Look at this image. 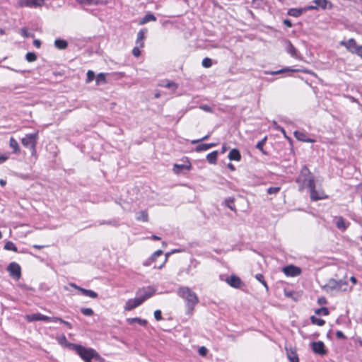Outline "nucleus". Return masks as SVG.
Here are the masks:
<instances>
[{"mask_svg":"<svg viewBox=\"0 0 362 362\" xmlns=\"http://www.w3.org/2000/svg\"><path fill=\"white\" fill-rule=\"evenodd\" d=\"M296 182L298 184L299 191H303L305 188H309L310 199L313 201H317L325 198L322 192H320L315 189V177L307 165H304L302 167Z\"/></svg>","mask_w":362,"mask_h":362,"instance_id":"1","label":"nucleus"},{"mask_svg":"<svg viewBox=\"0 0 362 362\" xmlns=\"http://www.w3.org/2000/svg\"><path fill=\"white\" fill-rule=\"evenodd\" d=\"M177 295L185 301L186 314L192 315L195 305L199 303V298L197 294L189 287L182 286L177 289Z\"/></svg>","mask_w":362,"mask_h":362,"instance_id":"2","label":"nucleus"},{"mask_svg":"<svg viewBox=\"0 0 362 362\" xmlns=\"http://www.w3.org/2000/svg\"><path fill=\"white\" fill-rule=\"evenodd\" d=\"M67 347L75 351L85 362H92V359L98 361L103 360L98 353L91 348H86L81 345L74 343L67 344Z\"/></svg>","mask_w":362,"mask_h":362,"instance_id":"3","label":"nucleus"},{"mask_svg":"<svg viewBox=\"0 0 362 362\" xmlns=\"http://www.w3.org/2000/svg\"><path fill=\"white\" fill-rule=\"evenodd\" d=\"M39 139L38 132L27 134L21 139L23 146L30 151L31 156L37 158V144Z\"/></svg>","mask_w":362,"mask_h":362,"instance_id":"4","label":"nucleus"},{"mask_svg":"<svg viewBox=\"0 0 362 362\" xmlns=\"http://www.w3.org/2000/svg\"><path fill=\"white\" fill-rule=\"evenodd\" d=\"M347 287L348 284L346 281L342 279L336 280L334 279H330L322 288L325 291L330 292L333 291H346L347 290Z\"/></svg>","mask_w":362,"mask_h":362,"instance_id":"5","label":"nucleus"},{"mask_svg":"<svg viewBox=\"0 0 362 362\" xmlns=\"http://www.w3.org/2000/svg\"><path fill=\"white\" fill-rule=\"evenodd\" d=\"M340 45L345 47L349 52L362 58V45H358L354 38H350L346 41H341Z\"/></svg>","mask_w":362,"mask_h":362,"instance_id":"6","label":"nucleus"},{"mask_svg":"<svg viewBox=\"0 0 362 362\" xmlns=\"http://www.w3.org/2000/svg\"><path fill=\"white\" fill-rule=\"evenodd\" d=\"M156 290L154 288L148 286L144 287L137 292L138 298L142 300V303L155 293Z\"/></svg>","mask_w":362,"mask_h":362,"instance_id":"7","label":"nucleus"},{"mask_svg":"<svg viewBox=\"0 0 362 362\" xmlns=\"http://www.w3.org/2000/svg\"><path fill=\"white\" fill-rule=\"evenodd\" d=\"M7 271L9 272L10 276L16 279H19L21 276V267L15 262H11L8 264Z\"/></svg>","mask_w":362,"mask_h":362,"instance_id":"8","label":"nucleus"},{"mask_svg":"<svg viewBox=\"0 0 362 362\" xmlns=\"http://www.w3.org/2000/svg\"><path fill=\"white\" fill-rule=\"evenodd\" d=\"M45 0H18V4L21 7H41Z\"/></svg>","mask_w":362,"mask_h":362,"instance_id":"9","label":"nucleus"},{"mask_svg":"<svg viewBox=\"0 0 362 362\" xmlns=\"http://www.w3.org/2000/svg\"><path fill=\"white\" fill-rule=\"evenodd\" d=\"M283 272L287 276H297L301 274V269L294 265H288L282 269Z\"/></svg>","mask_w":362,"mask_h":362,"instance_id":"10","label":"nucleus"},{"mask_svg":"<svg viewBox=\"0 0 362 362\" xmlns=\"http://www.w3.org/2000/svg\"><path fill=\"white\" fill-rule=\"evenodd\" d=\"M311 348L314 353L321 356L325 355L327 352L324 343L321 341L312 342Z\"/></svg>","mask_w":362,"mask_h":362,"instance_id":"11","label":"nucleus"},{"mask_svg":"<svg viewBox=\"0 0 362 362\" xmlns=\"http://www.w3.org/2000/svg\"><path fill=\"white\" fill-rule=\"evenodd\" d=\"M313 2L315 4V5L307 6L308 10H317L319 8L325 9L328 4H329V8H332V3L327 0H313Z\"/></svg>","mask_w":362,"mask_h":362,"instance_id":"12","label":"nucleus"},{"mask_svg":"<svg viewBox=\"0 0 362 362\" xmlns=\"http://www.w3.org/2000/svg\"><path fill=\"white\" fill-rule=\"evenodd\" d=\"M69 286L78 290L83 296H88L92 298H96L98 297V293L94 291L81 288L74 283H70Z\"/></svg>","mask_w":362,"mask_h":362,"instance_id":"13","label":"nucleus"},{"mask_svg":"<svg viewBox=\"0 0 362 362\" xmlns=\"http://www.w3.org/2000/svg\"><path fill=\"white\" fill-rule=\"evenodd\" d=\"M226 282L235 288H239L243 284L241 279L236 275L228 276L226 279Z\"/></svg>","mask_w":362,"mask_h":362,"instance_id":"14","label":"nucleus"},{"mask_svg":"<svg viewBox=\"0 0 362 362\" xmlns=\"http://www.w3.org/2000/svg\"><path fill=\"white\" fill-rule=\"evenodd\" d=\"M25 318L28 322H33V321L48 322L49 320V317L39 313L27 315L25 316Z\"/></svg>","mask_w":362,"mask_h":362,"instance_id":"15","label":"nucleus"},{"mask_svg":"<svg viewBox=\"0 0 362 362\" xmlns=\"http://www.w3.org/2000/svg\"><path fill=\"white\" fill-rule=\"evenodd\" d=\"M141 304H142V300H140L138 297L133 299H129L125 303L124 310L128 311L132 310Z\"/></svg>","mask_w":362,"mask_h":362,"instance_id":"16","label":"nucleus"},{"mask_svg":"<svg viewBox=\"0 0 362 362\" xmlns=\"http://www.w3.org/2000/svg\"><path fill=\"white\" fill-rule=\"evenodd\" d=\"M294 136L297 140L307 143H315V139L309 138L305 132L295 131Z\"/></svg>","mask_w":362,"mask_h":362,"instance_id":"17","label":"nucleus"},{"mask_svg":"<svg viewBox=\"0 0 362 362\" xmlns=\"http://www.w3.org/2000/svg\"><path fill=\"white\" fill-rule=\"evenodd\" d=\"M192 168L191 163L188 161L187 164H175L173 166V172L177 174H181L185 170H189Z\"/></svg>","mask_w":362,"mask_h":362,"instance_id":"18","label":"nucleus"},{"mask_svg":"<svg viewBox=\"0 0 362 362\" xmlns=\"http://www.w3.org/2000/svg\"><path fill=\"white\" fill-rule=\"evenodd\" d=\"M286 44V50L288 53H289L291 54V57H294V58H298V50L296 49V48L292 45L291 42L288 40H286L285 41Z\"/></svg>","mask_w":362,"mask_h":362,"instance_id":"19","label":"nucleus"},{"mask_svg":"<svg viewBox=\"0 0 362 362\" xmlns=\"http://www.w3.org/2000/svg\"><path fill=\"white\" fill-rule=\"evenodd\" d=\"M306 11H308V7L300 8H289L288 10L287 13H288V15H289L291 16L297 18V17L300 16Z\"/></svg>","mask_w":362,"mask_h":362,"instance_id":"20","label":"nucleus"},{"mask_svg":"<svg viewBox=\"0 0 362 362\" xmlns=\"http://www.w3.org/2000/svg\"><path fill=\"white\" fill-rule=\"evenodd\" d=\"M147 32L146 29H141L137 33V38L136 43L140 47H143L144 45V40L145 38V34Z\"/></svg>","mask_w":362,"mask_h":362,"instance_id":"21","label":"nucleus"},{"mask_svg":"<svg viewBox=\"0 0 362 362\" xmlns=\"http://www.w3.org/2000/svg\"><path fill=\"white\" fill-rule=\"evenodd\" d=\"M228 158L230 160L239 161L241 159V155L238 149L233 148L229 152Z\"/></svg>","mask_w":362,"mask_h":362,"instance_id":"22","label":"nucleus"},{"mask_svg":"<svg viewBox=\"0 0 362 362\" xmlns=\"http://www.w3.org/2000/svg\"><path fill=\"white\" fill-rule=\"evenodd\" d=\"M127 322L129 325H133L135 322H137L139 325L144 326V327L146 326L147 323H148L146 320L141 319L139 317L127 318Z\"/></svg>","mask_w":362,"mask_h":362,"instance_id":"23","label":"nucleus"},{"mask_svg":"<svg viewBox=\"0 0 362 362\" xmlns=\"http://www.w3.org/2000/svg\"><path fill=\"white\" fill-rule=\"evenodd\" d=\"M9 146L13 149V153L18 154L21 151L20 146L18 141L13 138L11 137L9 140Z\"/></svg>","mask_w":362,"mask_h":362,"instance_id":"24","label":"nucleus"},{"mask_svg":"<svg viewBox=\"0 0 362 362\" xmlns=\"http://www.w3.org/2000/svg\"><path fill=\"white\" fill-rule=\"evenodd\" d=\"M156 21V16L152 14V13H147L141 19V21H139V25H144V24H146L150 21Z\"/></svg>","mask_w":362,"mask_h":362,"instance_id":"25","label":"nucleus"},{"mask_svg":"<svg viewBox=\"0 0 362 362\" xmlns=\"http://www.w3.org/2000/svg\"><path fill=\"white\" fill-rule=\"evenodd\" d=\"M136 219L137 221H142L147 222L148 221V214L146 210L141 211L136 213Z\"/></svg>","mask_w":362,"mask_h":362,"instance_id":"26","label":"nucleus"},{"mask_svg":"<svg viewBox=\"0 0 362 362\" xmlns=\"http://www.w3.org/2000/svg\"><path fill=\"white\" fill-rule=\"evenodd\" d=\"M218 151H214L206 156V160L210 164H216L217 161Z\"/></svg>","mask_w":362,"mask_h":362,"instance_id":"27","label":"nucleus"},{"mask_svg":"<svg viewBox=\"0 0 362 362\" xmlns=\"http://www.w3.org/2000/svg\"><path fill=\"white\" fill-rule=\"evenodd\" d=\"M54 46L59 49H65L68 47V42L62 39H57L54 41Z\"/></svg>","mask_w":362,"mask_h":362,"instance_id":"28","label":"nucleus"},{"mask_svg":"<svg viewBox=\"0 0 362 362\" xmlns=\"http://www.w3.org/2000/svg\"><path fill=\"white\" fill-rule=\"evenodd\" d=\"M163 254V251L161 250H158L156 252H154L151 257L144 263L145 266L150 265V264L153 262H154L156 258L159 256H160Z\"/></svg>","mask_w":362,"mask_h":362,"instance_id":"29","label":"nucleus"},{"mask_svg":"<svg viewBox=\"0 0 362 362\" xmlns=\"http://www.w3.org/2000/svg\"><path fill=\"white\" fill-rule=\"evenodd\" d=\"M336 226L339 230H344L347 228L348 224L342 217H339L336 221Z\"/></svg>","mask_w":362,"mask_h":362,"instance_id":"30","label":"nucleus"},{"mask_svg":"<svg viewBox=\"0 0 362 362\" xmlns=\"http://www.w3.org/2000/svg\"><path fill=\"white\" fill-rule=\"evenodd\" d=\"M107 75V74H105V73L98 74L95 78L96 84L97 85L105 84L107 83V81H106Z\"/></svg>","mask_w":362,"mask_h":362,"instance_id":"31","label":"nucleus"},{"mask_svg":"<svg viewBox=\"0 0 362 362\" xmlns=\"http://www.w3.org/2000/svg\"><path fill=\"white\" fill-rule=\"evenodd\" d=\"M287 356L290 362H299L298 354L295 351H287Z\"/></svg>","mask_w":362,"mask_h":362,"instance_id":"32","label":"nucleus"},{"mask_svg":"<svg viewBox=\"0 0 362 362\" xmlns=\"http://www.w3.org/2000/svg\"><path fill=\"white\" fill-rule=\"evenodd\" d=\"M234 201H235V199L233 197L227 198L225 199V204L231 211H235L236 209H235V206L234 204Z\"/></svg>","mask_w":362,"mask_h":362,"instance_id":"33","label":"nucleus"},{"mask_svg":"<svg viewBox=\"0 0 362 362\" xmlns=\"http://www.w3.org/2000/svg\"><path fill=\"white\" fill-rule=\"evenodd\" d=\"M298 71H299L298 69H291L289 67H286V68L279 69L276 71H272L269 74L272 75H276V74H283V73H286V72H297Z\"/></svg>","mask_w":362,"mask_h":362,"instance_id":"34","label":"nucleus"},{"mask_svg":"<svg viewBox=\"0 0 362 362\" xmlns=\"http://www.w3.org/2000/svg\"><path fill=\"white\" fill-rule=\"evenodd\" d=\"M4 248L6 250H11V251H13V252H18V248L15 245V244L11 242V241H7L5 245H4Z\"/></svg>","mask_w":362,"mask_h":362,"instance_id":"35","label":"nucleus"},{"mask_svg":"<svg viewBox=\"0 0 362 362\" xmlns=\"http://www.w3.org/2000/svg\"><path fill=\"white\" fill-rule=\"evenodd\" d=\"M255 279L264 286V288H266L267 291L269 290V286L264 280V277L263 274H256Z\"/></svg>","mask_w":362,"mask_h":362,"instance_id":"36","label":"nucleus"},{"mask_svg":"<svg viewBox=\"0 0 362 362\" xmlns=\"http://www.w3.org/2000/svg\"><path fill=\"white\" fill-rule=\"evenodd\" d=\"M310 320L313 324L319 325V326H323L325 324V321L321 318H317L315 316H311Z\"/></svg>","mask_w":362,"mask_h":362,"instance_id":"37","label":"nucleus"},{"mask_svg":"<svg viewBox=\"0 0 362 362\" xmlns=\"http://www.w3.org/2000/svg\"><path fill=\"white\" fill-rule=\"evenodd\" d=\"M25 59L28 62H33L37 59V55L34 52H28Z\"/></svg>","mask_w":362,"mask_h":362,"instance_id":"38","label":"nucleus"},{"mask_svg":"<svg viewBox=\"0 0 362 362\" xmlns=\"http://www.w3.org/2000/svg\"><path fill=\"white\" fill-rule=\"evenodd\" d=\"M81 312L86 316H92L94 313L93 309L89 308H83L81 309Z\"/></svg>","mask_w":362,"mask_h":362,"instance_id":"39","label":"nucleus"},{"mask_svg":"<svg viewBox=\"0 0 362 362\" xmlns=\"http://www.w3.org/2000/svg\"><path fill=\"white\" fill-rule=\"evenodd\" d=\"M267 138H264L263 139H262L261 141H259L257 144H256V148L259 150H260L264 154H267L266 152L264 151L263 149V146L265 144V141H266Z\"/></svg>","mask_w":362,"mask_h":362,"instance_id":"40","label":"nucleus"},{"mask_svg":"<svg viewBox=\"0 0 362 362\" xmlns=\"http://www.w3.org/2000/svg\"><path fill=\"white\" fill-rule=\"evenodd\" d=\"M202 64L205 68H209L212 66V60L210 58L206 57L202 60Z\"/></svg>","mask_w":362,"mask_h":362,"instance_id":"41","label":"nucleus"},{"mask_svg":"<svg viewBox=\"0 0 362 362\" xmlns=\"http://www.w3.org/2000/svg\"><path fill=\"white\" fill-rule=\"evenodd\" d=\"M315 313L317 315H327L329 314V310L327 308L322 307V308L317 309L315 310Z\"/></svg>","mask_w":362,"mask_h":362,"instance_id":"42","label":"nucleus"},{"mask_svg":"<svg viewBox=\"0 0 362 362\" xmlns=\"http://www.w3.org/2000/svg\"><path fill=\"white\" fill-rule=\"evenodd\" d=\"M86 75H87L86 83H88L91 82L95 78H96L94 71H93L91 70H88Z\"/></svg>","mask_w":362,"mask_h":362,"instance_id":"43","label":"nucleus"},{"mask_svg":"<svg viewBox=\"0 0 362 362\" xmlns=\"http://www.w3.org/2000/svg\"><path fill=\"white\" fill-rule=\"evenodd\" d=\"M209 149L207 144H202L196 146L195 151L197 152H201Z\"/></svg>","mask_w":362,"mask_h":362,"instance_id":"44","label":"nucleus"},{"mask_svg":"<svg viewBox=\"0 0 362 362\" xmlns=\"http://www.w3.org/2000/svg\"><path fill=\"white\" fill-rule=\"evenodd\" d=\"M279 187H271L267 189V193L269 194H276L280 191Z\"/></svg>","mask_w":362,"mask_h":362,"instance_id":"45","label":"nucleus"},{"mask_svg":"<svg viewBox=\"0 0 362 362\" xmlns=\"http://www.w3.org/2000/svg\"><path fill=\"white\" fill-rule=\"evenodd\" d=\"M21 34L25 37H33L34 36L33 33H28L25 28H23L21 30Z\"/></svg>","mask_w":362,"mask_h":362,"instance_id":"46","label":"nucleus"},{"mask_svg":"<svg viewBox=\"0 0 362 362\" xmlns=\"http://www.w3.org/2000/svg\"><path fill=\"white\" fill-rule=\"evenodd\" d=\"M58 341L62 345H65L67 347V344L69 342H67L66 338L64 335H62L58 338Z\"/></svg>","mask_w":362,"mask_h":362,"instance_id":"47","label":"nucleus"},{"mask_svg":"<svg viewBox=\"0 0 362 362\" xmlns=\"http://www.w3.org/2000/svg\"><path fill=\"white\" fill-rule=\"evenodd\" d=\"M139 48H140V47L137 46V47H134L132 49V54L136 57H139L141 54V51H140Z\"/></svg>","mask_w":362,"mask_h":362,"instance_id":"48","label":"nucleus"},{"mask_svg":"<svg viewBox=\"0 0 362 362\" xmlns=\"http://www.w3.org/2000/svg\"><path fill=\"white\" fill-rule=\"evenodd\" d=\"M154 317H155V319L157 321H159V320H162V313H161V311L160 310H156L154 312Z\"/></svg>","mask_w":362,"mask_h":362,"instance_id":"49","label":"nucleus"},{"mask_svg":"<svg viewBox=\"0 0 362 362\" xmlns=\"http://www.w3.org/2000/svg\"><path fill=\"white\" fill-rule=\"evenodd\" d=\"M207 349L205 347V346H201L199 349V354L202 356H204L206 355L207 354Z\"/></svg>","mask_w":362,"mask_h":362,"instance_id":"50","label":"nucleus"},{"mask_svg":"<svg viewBox=\"0 0 362 362\" xmlns=\"http://www.w3.org/2000/svg\"><path fill=\"white\" fill-rule=\"evenodd\" d=\"M336 337L339 339H345L346 338L344 334L340 330L337 331Z\"/></svg>","mask_w":362,"mask_h":362,"instance_id":"51","label":"nucleus"},{"mask_svg":"<svg viewBox=\"0 0 362 362\" xmlns=\"http://www.w3.org/2000/svg\"><path fill=\"white\" fill-rule=\"evenodd\" d=\"M99 3V0H86L85 5H98Z\"/></svg>","mask_w":362,"mask_h":362,"instance_id":"52","label":"nucleus"},{"mask_svg":"<svg viewBox=\"0 0 362 362\" xmlns=\"http://www.w3.org/2000/svg\"><path fill=\"white\" fill-rule=\"evenodd\" d=\"M48 322H59L60 323H62L63 319L58 317H49V320Z\"/></svg>","mask_w":362,"mask_h":362,"instance_id":"53","label":"nucleus"},{"mask_svg":"<svg viewBox=\"0 0 362 362\" xmlns=\"http://www.w3.org/2000/svg\"><path fill=\"white\" fill-rule=\"evenodd\" d=\"M177 251H178V250H173V251L172 252V253L175 252H177ZM170 254H171V252H167V253L165 254V260H164L163 263L162 264H160V265L158 267V269H161V268L163 267L164 264L166 262V261H167V259H168V257L170 255Z\"/></svg>","mask_w":362,"mask_h":362,"instance_id":"54","label":"nucleus"},{"mask_svg":"<svg viewBox=\"0 0 362 362\" xmlns=\"http://www.w3.org/2000/svg\"><path fill=\"white\" fill-rule=\"evenodd\" d=\"M200 108L206 112H211L212 111V109L211 107H209L207 105H203L200 106Z\"/></svg>","mask_w":362,"mask_h":362,"instance_id":"55","label":"nucleus"},{"mask_svg":"<svg viewBox=\"0 0 362 362\" xmlns=\"http://www.w3.org/2000/svg\"><path fill=\"white\" fill-rule=\"evenodd\" d=\"M8 158V156L0 153V164L4 163Z\"/></svg>","mask_w":362,"mask_h":362,"instance_id":"56","label":"nucleus"},{"mask_svg":"<svg viewBox=\"0 0 362 362\" xmlns=\"http://www.w3.org/2000/svg\"><path fill=\"white\" fill-rule=\"evenodd\" d=\"M100 225L103 224H110L113 226H117V223L115 221H103L100 223Z\"/></svg>","mask_w":362,"mask_h":362,"instance_id":"57","label":"nucleus"},{"mask_svg":"<svg viewBox=\"0 0 362 362\" xmlns=\"http://www.w3.org/2000/svg\"><path fill=\"white\" fill-rule=\"evenodd\" d=\"M283 23L288 28H291L293 25L291 20L289 19H284Z\"/></svg>","mask_w":362,"mask_h":362,"instance_id":"58","label":"nucleus"},{"mask_svg":"<svg viewBox=\"0 0 362 362\" xmlns=\"http://www.w3.org/2000/svg\"><path fill=\"white\" fill-rule=\"evenodd\" d=\"M33 45L37 47V48H40V46H41V41L40 40H33Z\"/></svg>","mask_w":362,"mask_h":362,"instance_id":"59","label":"nucleus"},{"mask_svg":"<svg viewBox=\"0 0 362 362\" xmlns=\"http://www.w3.org/2000/svg\"><path fill=\"white\" fill-rule=\"evenodd\" d=\"M165 86L167 88L174 87L175 88H177V85L174 82H169Z\"/></svg>","mask_w":362,"mask_h":362,"instance_id":"60","label":"nucleus"},{"mask_svg":"<svg viewBox=\"0 0 362 362\" xmlns=\"http://www.w3.org/2000/svg\"><path fill=\"white\" fill-rule=\"evenodd\" d=\"M62 324H64L65 326L68 327L69 329L72 328L71 324L67 321H65L63 320Z\"/></svg>","mask_w":362,"mask_h":362,"instance_id":"61","label":"nucleus"},{"mask_svg":"<svg viewBox=\"0 0 362 362\" xmlns=\"http://www.w3.org/2000/svg\"><path fill=\"white\" fill-rule=\"evenodd\" d=\"M33 247L34 248L40 250V249H42V248L45 247L46 246L45 245H33Z\"/></svg>","mask_w":362,"mask_h":362,"instance_id":"62","label":"nucleus"},{"mask_svg":"<svg viewBox=\"0 0 362 362\" xmlns=\"http://www.w3.org/2000/svg\"><path fill=\"white\" fill-rule=\"evenodd\" d=\"M228 168L232 171H234L235 170V166L231 163H229L228 164Z\"/></svg>","mask_w":362,"mask_h":362,"instance_id":"63","label":"nucleus"},{"mask_svg":"<svg viewBox=\"0 0 362 362\" xmlns=\"http://www.w3.org/2000/svg\"><path fill=\"white\" fill-rule=\"evenodd\" d=\"M350 281L354 284H356L357 283V279L356 277L354 276H351L350 278Z\"/></svg>","mask_w":362,"mask_h":362,"instance_id":"64","label":"nucleus"}]
</instances>
